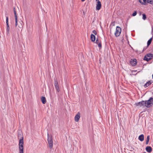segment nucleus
<instances>
[{
    "instance_id": "19",
    "label": "nucleus",
    "mask_w": 153,
    "mask_h": 153,
    "mask_svg": "<svg viewBox=\"0 0 153 153\" xmlns=\"http://www.w3.org/2000/svg\"><path fill=\"white\" fill-rule=\"evenodd\" d=\"M153 39V37L150 38L147 42V47H148L152 43Z\"/></svg>"
},
{
    "instance_id": "30",
    "label": "nucleus",
    "mask_w": 153,
    "mask_h": 153,
    "mask_svg": "<svg viewBox=\"0 0 153 153\" xmlns=\"http://www.w3.org/2000/svg\"><path fill=\"white\" fill-rule=\"evenodd\" d=\"M96 1L97 2H98V1H100L99 0H96Z\"/></svg>"
},
{
    "instance_id": "20",
    "label": "nucleus",
    "mask_w": 153,
    "mask_h": 153,
    "mask_svg": "<svg viewBox=\"0 0 153 153\" xmlns=\"http://www.w3.org/2000/svg\"><path fill=\"white\" fill-rule=\"evenodd\" d=\"M150 139V136L148 135L147 136L146 140V144L148 145V144L149 142Z\"/></svg>"
},
{
    "instance_id": "32",
    "label": "nucleus",
    "mask_w": 153,
    "mask_h": 153,
    "mask_svg": "<svg viewBox=\"0 0 153 153\" xmlns=\"http://www.w3.org/2000/svg\"><path fill=\"white\" fill-rule=\"evenodd\" d=\"M152 79H153V74L152 75Z\"/></svg>"
},
{
    "instance_id": "13",
    "label": "nucleus",
    "mask_w": 153,
    "mask_h": 153,
    "mask_svg": "<svg viewBox=\"0 0 153 153\" xmlns=\"http://www.w3.org/2000/svg\"><path fill=\"white\" fill-rule=\"evenodd\" d=\"M146 150L148 153H151L152 150V148L150 146H147L146 148Z\"/></svg>"
},
{
    "instance_id": "22",
    "label": "nucleus",
    "mask_w": 153,
    "mask_h": 153,
    "mask_svg": "<svg viewBox=\"0 0 153 153\" xmlns=\"http://www.w3.org/2000/svg\"><path fill=\"white\" fill-rule=\"evenodd\" d=\"M19 153H24V147L23 148H19Z\"/></svg>"
},
{
    "instance_id": "9",
    "label": "nucleus",
    "mask_w": 153,
    "mask_h": 153,
    "mask_svg": "<svg viewBox=\"0 0 153 153\" xmlns=\"http://www.w3.org/2000/svg\"><path fill=\"white\" fill-rule=\"evenodd\" d=\"M130 63L132 66H135L137 64V59H131L130 61Z\"/></svg>"
},
{
    "instance_id": "28",
    "label": "nucleus",
    "mask_w": 153,
    "mask_h": 153,
    "mask_svg": "<svg viewBox=\"0 0 153 153\" xmlns=\"http://www.w3.org/2000/svg\"><path fill=\"white\" fill-rule=\"evenodd\" d=\"M99 41L98 38H97L96 40V43L97 44H98L99 43Z\"/></svg>"
},
{
    "instance_id": "6",
    "label": "nucleus",
    "mask_w": 153,
    "mask_h": 153,
    "mask_svg": "<svg viewBox=\"0 0 153 153\" xmlns=\"http://www.w3.org/2000/svg\"><path fill=\"white\" fill-rule=\"evenodd\" d=\"M135 105L137 106H139L141 107L142 106L146 107V103L145 101L142 100L141 101L137 103H136Z\"/></svg>"
},
{
    "instance_id": "21",
    "label": "nucleus",
    "mask_w": 153,
    "mask_h": 153,
    "mask_svg": "<svg viewBox=\"0 0 153 153\" xmlns=\"http://www.w3.org/2000/svg\"><path fill=\"white\" fill-rule=\"evenodd\" d=\"M143 17L142 19L144 20H146L147 19L145 13H143L142 14Z\"/></svg>"
},
{
    "instance_id": "4",
    "label": "nucleus",
    "mask_w": 153,
    "mask_h": 153,
    "mask_svg": "<svg viewBox=\"0 0 153 153\" xmlns=\"http://www.w3.org/2000/svg\"><path fill=\"white\" fill-rule=\"evenodd\" d=\"M153 58V54L151 53H148L144 57L143 60L148 62Z\"/></svg>"
},
{
    "instance_id": "5",
    "label": "nucleus",
    "mask_w": 153,
    "mask_h": 153,
    "mask_svg": "<svg viewBox=\"0 0 153 153\" xmlns=\"http://www.w3.org/2000/svg\"><path fill=\"white\" fill-rule=\"evenodd\" d=\"M121 29L119 26H117L116 27V31L114 33L115 36L116 37L119 36L121 33Z\"/></svg>"
},
{
    "instance_id": "27",
    "label": "nucleus",
    "mask_w": 153,
    "mask_h": 153,
    "mask_svg": "<svg viewBox=\"0 0 153 153\" xmlns=\"http://www.w3.org/2000/svg\"><path fill=\"white\" fill-rule=\"evenodd\" d=\"M148 47H147V46L146 47H144L143 49L142 52H144L146 50V49L148 48Z\"/></svg>"
},
{
    "instance_id": "16",
    "label": "nucleus",
    "mask_w": 153,
    "mask_h": 153,
    "mask_svg": "<svg viewBox=\"0 0 153 153\" xmlns=\"http://www.w3.org/2000/svg\"><path fill=\"white\" fill-rule=\"evenodd\" d=\"M138 139L141 141H143L144 140V135L143 134L140 135L138 137Z\"/></svg>"
},
{
    "instance_id": "33",
    "label": "nucleus",
    "mask_w": 153,
    "mask_h": 153,
    "mask_svg": "<svg viewBox=\"0 0 153 153\" xmlns=\"http://www.w3.org/2000/svg\"><path fill=\"white\" fill-rule=\"evenodd\" d=\"M143 153H146V152H144Z\"/></svg>"
},
{
    "instance_id": "10",
    "label": "nucleus",
    "mask_w": 153,
    "mask_h": 153,
    "mask_svg": "<svg viewBox=\"0 0 153 153\" xmlns=\"http://www.w3.org/2000/svg\"><path fill=\"white\" fill-rule=\"evenodd\" d=\"M96 5V9L97 10H99L100 9L101 7V4L100 1H98L97 2Z\"/></svg>"
},
{
    "instance_id": "15",
    "label": "nucleus",
    "mask_w": 153,
    "mask_h": 153,
    "mask_svg": "<svg viewBox=\"0 0 153 153\" xmlns=\"http://www.w3.org/2000/svg\"><path fill=\"white\" fill-rule=\"evenodd\" d=\"M96 39V36H95L93 34H91V40L93 42H94L95 41Z\"/></svg>"
},
{
    "instance_id": "24",
    "label": "nucleus",
    "mask_w": 153,
    "mask_h": 153,
    "mask_svg": "<svg viewBox=\"0 0 153 153\" xmlns=\"http://www.w3.org/2000/svg\"><path fill=\"white\" fill-rule=\"evenodd\" d=\"M99 47V49H101L102 48V44L101 42H99L98 44H97Z\"/></svg>"
},
{
    "instance_id": "18",
    "label": "nucleus",
    "mask_w": 153,
    "mask_h": 153,
    "mask_svg": "<svg viewBox=\"0 0 153 153\" xmlns=\"http://www.w3.org/2000/svg\"><path fill=\"white\" fill-rule=\"evenodd\" d=\"M41 99L42 103L43 104H45L46 102L45 97L42 96L41 97Z\"/></svg>"
},
{
    "instance_id": "7",
    "label": "nucleus",
    "mask_w": 153,
    "mask_h": 153,
    "mask_svg": "<svg viewBox=\"0 0 153 153\" xmlns=\"http://www.w3.org/2000/svg\"><path fill=\"white\" fill-rule=\"evenodd\" d=\"M54 85L56 89V90L58 92H59L60 91V89L59 87V86L58 84V82L56 79H54Z\"/></svg>"
},
{
    "instance_id": "34",
    "label": "nucleus",
    "mask_w": 153,
    "mask_h": 153,
    "mask_svg": "<svg viewBox=\"0 0 153 153\" xmlns=\"http://www.w3.org/2000/svg\"><path fill=\"white\" fill-rule=\"evenodd\" d=\"M152 147H153V145L152 146Z\"/></svg>"
},
{
    "instance_id": "31",
    "label": "nucleus",
    "mask_w": 153,
    "mask_h": 153,
    "mask_svg": "<svg viewBox=\"0 0 153 153\" xmlns=\"http://www.w3.org/2000/svg\"><path fill=\"white\" fill-rule=\"evenodd\" d=\"M85 0H81L82 1H85Z\"/></svg>"
},
{
    "instance_id": "12",
    "label": "nucleus",
    "mask_w": 153,
    "mask_h": 153,
    "mask_svg": "<svg viewBox=\"0 0 153 153\" xmlns=\"http://www.w3.org/2000/svg\"><path fill=\"white\" fill-rule=\"evenodd\" d=\"M80 118V113L79 112H78L75 117V121L76 122H77L79 121Z\"/></svg>"
},
{
    "instance_id": "3",
    "label": "nucleus",
    "mask_w": 153,
    "mask_h": 153,
    "mask_svg": "<svg viewBox=\"0 0 153 153\" xmlns=\"http://www.w3.org/2000/svg\"><path fill=\"white\" fill-rule=\"evenodd\" d=\"M47 140L48 144L49 147L50 149H51L53 148V141L52 140V138L51 136H49V134L48 133Z\"/></svg>"
},
{
    "instance_id": "23",
    "label": "nucleus",
    "mask_w": 153,
    "mask_h": 153,
    "mask_svg": "<svg viewBox=\"0 0 153 153\" xmlns=\"http://www.w3.org/2000/svg\"><path fill=\"white\" fill-rule=\"evenodd\" d=\"M149 3L150 4H152L153 1L152 0H147V4Z\"/></svg>"
},
{
    "instance_id": "26",
    "label": "nucleus",
    "mask_w": 153,
    "mask_h": 153,
    "mask_svg": "<svg viewBox=\"0 0 153 153\" xmlns=\"http://www.w3.org/2000/svg\"><path fill=\"white\" fill-rule=\"evenodd\" d=\"M92 33L95 34V35H96L97 34V32L95 30H94L93 31Z\"/></svg>"
},
{
    "instance_id": "29",
    "label": "nucleus",
    "mask_w": 153,
    "mask_h": 153,
    "mask_svg": "<svg viewBox=\"0 0 153 153\" xmlns=\"http://www.w3.org/2000/svg\"><path fill=\"white\" fill-rule=\"evenodd\" d=\"M141 14V12H140V15Z\"/></svg>"
},
{
    "instance_id": "2",
    "label": "nucleus",
    "mask_w": 153,
    "mask_h": 153,
    "mask_svg": "<svg viewBox=\"0 0 153 153\" xmlns=\"http://www.w3.org/2000/svg\"><path fill=\"white\" fill-rule=\"evenodd\" d=\"M146 107L147 108H149L152 106L153 105V98L151 97L147 100H146Z\"/></svg>"
},
{
    "instance_id": "1",
    "label": "nucleus",
    "mask_w": 153,
    "mask_h": 153,
    "mask_svg": "<svg viewBox=\"0 0 153 153\" xmlns=\"http://www.w3.org/2000/svg\"><path fill=\"white\" fill-rule=\"evenodd\" d=\"M18 139H19V148L24 147V137L22 134H18Z\"/></svg>"
},
{
    "instance_id": "25",
    "label": "nucleus",
    "mask_w": 153,
    "mask_h": 153,
    "mask_svg": "<svg viewBox=\"0 0 153 153\" xmlns=\"http://www.w3.org/2000/svg\"><path fill=\"white\" fill-rule=\"evenodd\" d=\"M137 14V12L136 11H134V12L132 14V16H134L136 15Z\"/></svg>"
},
{
    "instance_id": "17",
    "label": "nucleus",
    "mask_w": 153,
    "mask_h": 153,
    "mask_svg": "<svg viewBox=\"0 0 153 153\" xmlns=\"http://www.w3.org/2000/svg\"><path fill=\"white\" fill-rule=\"evenodd\" d=\"M139 2L142 4L146 5L147 4V0H139Z\"/></svg>"
},
{
    "instance_id": "11",
    "label": "nucleus",
    "mask_w": 153,
    "mask_h": 153,
    "mask_svg": "<svg viewBox=\"0 0 153 153\" xmlns=\"http://www.w3.org/2000/svg\"><path fill=\"white\" fill-rule=\"evenodd\" d=\"M13 11L14 13L15 20V26L16 27L17 25V13L15 10V8L14 7L13 8Z\"/></svg>"
},
{
    "instance_id": "14",
    "label": "nucleus",
    "mask_w": 153,
    "mask_h": 153,
    "mask_svg": "<svg viewBox=\"0 0 153 153\" xmlns=\"http://www.w3.org/2000/svg\"><path fill=\"white\" fill-rule=\"evenodd\" d=\"M153 82V81L152 80L149 81L144 85V87L145 88H146L151 85Z\"/></svg>"
},
{
    "instance_id": "8",
    "label": "nucleus",
    "mask_w": 153,
    "mask_h": 153,
    "mask_svg": "<svg viewBox=\"0 0 153 153\" xmlns=\"http://www.w3.org/2000/svg\"><path fill=\"white\" fill-rule=\"evenodd\" d=\"M6 23L7 27L6 33L8 35L9 33V27L8 24V18L7 16H6Z\"/></svg>"
}]
</instances>
